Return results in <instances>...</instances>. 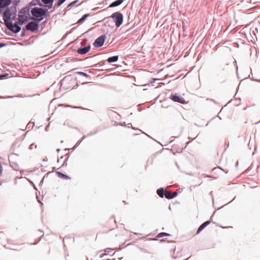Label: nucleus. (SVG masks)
Masks as SVG:
<instances>
[{"label":"nucleus","mask_w":260,"mask_h":260,"mask_svg":"<svg viewBox=\"0 0 260 260\" xmlns=\"http://www.w3.org/2000/svg\"><path fill=\"white\" fill-rule=\"evenodd\" d=\"M31 13L33 16L41 20L45 15V11L42 8L35 7L31 10Z\"/></svg>","instance_id":"1"},{"label":"nucleus","mask_w":260,"mask_h":260,"mask_svg":"<svg viewBox=\"0 0 260 260\" xmlns=\"http://www.w3.org/2000/svg\"><path fill=\"white\" fill-rule=\"evenodd\" d=\"M112 18L113 19L115 22L116 26L118 27H119L123 22V15L122 14L118 12L113 13L112 16Z\"/></svg>","instance_id":"2"},{"label":"nucleus","mask_w":260,"mask_h":260,"mask_svg":"<svg viewBox=\"0 0 260 260\" xmlns=\"http://www.w3.org/2000/svg\"><path fill=\"white\" fill-rule=\"evenodd\" d=\"M5 22L9 29L15 33L18 32L21 29V27L19 26L17 24H13L10 21H8L6 19L5 20Z\"/></svg>","instance_id":"3"},{"label":"nucleus","mask_w":260,"mask_h":260,"mask_svg":"<svg viewBox=\"0 0 260 260\" xmlns=\"http://www.w3.org/2000/svg\"><path fill=\"white\" fill-rule=\"evenodd\" d=\"M106 37L105 36H101L100 37L98 38L93 43V45L95 47H100L103 45L104 42L105 41Z\"/></svg>","instance_id":"4"},{"label":"nucleus","mask_w":260,"mask_h":260,"mask_svg":"<svg viewBox=\"0 0 260 260\" xmlns=\"http://www.w3.org/2000/svg\"><path fill=\"white\" fill-rule=\"evenodd\" d=\"M26 27L27 30L35 31L38 29L39 25L37 23L31 21L26 25Z\"/></svg>","instance_id":"5"},{"label":"nucleus","mask_w":260,"mask_h":260,"mask_svg":"<svg viewBox=\"0 0 260 260\" xmlns=\"http://www.w3.org/2000/svg\"><path fill=\"white\" fill-rule=\"evenodd\" d=\"M27 19V16L26 15L25 11L21 10L18 15V20L22 23L25 22Z\"/></svg>","instance_id":"6"},{"label":"nucleus","mask_w":260,"mask_h":260,"mask_svg":"<svg viewBox=\"0 0 260 260\" xmlns=\"http://www.w3.org/2000/svg\"><path fill=\"white\" fill-rule=\"evenodd\" d=\"M211 223L210 220H207L203 222L198 228L197 234H199L202 231H203L207 226Z\"/></svg>","instance_id":"7"},{"label":"nucleus","mask_w":260,"mask_h":260,"mask_svg":"<svg viewBox=\"0 0 260 260\" xmlns=\"http://www.w3.org/2000/svg\"><path fill=\"white\" fill-rule=\"evenodd\" d=\"M177 195V193L176 192H174L173 193L165 190V196L168 199H171L176 197Z\"/></svg>","instance_id":"8"},{"label":"nucleus","mask_w":260,"mask_h":260,"mask_svg":"<svg viewBox=\"0 0 260 260\" xmlns=\"http://www.w3.org/2000/svg\"><path fill=\"white\" fill-rule=\"evenodd\" d=\"M90 49V46L88 45V46L82 48H79L78 50V53L80 54H86L87 52L89 51V50Z\"/></svg>","instance_id":"9"},{"label":"nucleus","mask_w":260,"mask_h":260,"mask_svg":"<svg viewBox=\"0 0 260 260\" xmlns=\"http://www.w3.org/2000/svg\"><path fill=\"white\" fill-rule=\"evenodd\" d=\"M11 0H0V8H4L10 5Z\"/></svg>","instance_id":"10"},{"label":"nucleus","mask_w":260,"mask_h":260,"mask_svg":"<svg viewBox=\"0 0 260 260\" xmlns=\"http://www.w3.org/2000/svg\"><path fill=\"white\" fill-rule=\"evenodd\" d=\"M124 0H117L110 4L109 7L113 8L121 5Z\"/></svg>","instance_id":"11"},{"label":"nucleus","mask_w":260,"mask_h":260,"mask_svg":"<svg viewBox=\"0 0 260 260\" xmlns=\"http://www.w3.org/2000/svg\"><path fill=\"white\" fill-rule=\"evenodd\" d=\"M165 190L162 188H160L157 190V193L161 198H163L165 196Z\"/></svg>","instance_id":"12"},{"label":"nucleus","mask_w":260,"mask_h":260,"mask_svg":"<svg viewBox=\"0 0 260 260\" xmlns=\"http://www.w3.org/2000/svg\"><path fill=\"white\" fill-rule=\"evenodd\" d=\"M118 59V56H113L112 57H110L108 59V61L109 63L116 62Z\"/></svg>","instance_id":"13"},{"label":"nucleus","mask_w":260,"mask_h":260,"mask_svg":"<svg viewBox=\"0 0 260 260\" xmlns=\"http://www.w3.org/2000/svg\"><path fill=\"white\" fill-rule=\"evenodd\" d=\"M4 20L6 19V20H8V21H10L9 19L10 18V14L9 12L6 11L4 13Z\"/></svg>","instance_id":"14"},{"label":"nucleus","mask_w":260,"mask_h":260,"mask_svg":"<svg viewBox=\"0 0 260 260\" xmlns=\"http://www.w3.org/2000/svg\"><path fill=\"white\" fill-rule=\"evenodd\" d=\"M182 30L184 32L186 31V29L187 28V27H188L187 22L182 21Z\"/></svg>","instance_id":"15"},{"label":"nucleus","mask_w":260,"mask_h":260,"mask_svg":"<svg viewBox=\"0 0 260 260\" xmlns=\"http://www.w3.org/2000/svg\"><path fill=\"white\" fill-rule=\"evenodd\" d=\"M170 99L175 102H179V96L177 95H172Z\"/></svg>","instance_id":"16"},{"label":"nucleus","mask_w":260,"mask_h":260,"mask_svg":"<svg viewBox=\"0 0 260 260\" xmlns=\"http://www.w3.org/2000/svg\"><path fill=\"white\" fill-rule=\"evenodd\" d=\"M88 16V15L87 14H85L81 18H80L78 21L77 22L78 23H82L83 21L85 20V19L86 18V17Z\"/></svg>","instance_id":"17"},{"label":"nucleus","mask_w":260,"mask_h":260,"mask_svg":"<svg viewBox=\"0 0 260 260\" xmlns=\"http://www.w3.org/2000/svg\"><path fill=\"white\" fill-rule=\"evenodd\" d=\"M169 234L166 233H160L158 234L157 236V237L158 238H161L166 236H169Z\"/></svg>","instance_id":"18"},{"label":"nucleus","mask_w":260,"mask_h":260,"mask_svg":"<svg viewBox=\"0 0 260 260\" xmlns=\"http://www.w3.org/2000/svg\"><path fill=\"white\" fill-rule=\"evenodd\" d=\"M42 2L45 4H52L53 0H42Z\"/></svg>","instance_id":"19"},{"label":"nucleus","mask_w":260,"mask_h":260,"mask_svg":"<svg viewBox=\"0 0 260 260\" xmlns=\"http://www.w3.org/2000/svg\"><path fill=\"white\" fill-rule=\"evenodd\" d=\"M66 1V0H58V3L57 4V7H59L60 6H61L64 2Z\"/></svg>","instance_id":"20"},{"label":"nucleus","mask_w":260,"mask_h":260,"mask_svg":"<svg viewBox=\"0 0 260 260\" xmlns=\"http://www.w3.org/2000/svg\"><path fill=\"white\" fill-rule=\"evenodd\" d=\"M78 74L80 75H81L82 76L86 77H87L88 76V75L87 74H86L84 72H78Z\"/></svg>","instance_id":"21"},{"label":"nucleus","mask_w":260,"mask_h":260,"mask_svg":"<svg viewBox=\"0 0 260 260\" xmlns=\"http://www.w3.org/2000/svg\"><path fill=\"white\" fill-rule=\"evenodd\" d=\"M186 103L185 100L180 96V104H184Z\"/></svg>","instance_id":"22"},{"label":"nucleus","mask_w":260,"mask_h":260,"mask_svg":"<svg viewBox=\"0 0 260 260\" xmlns=\"http://www.w3.org/2000/svg\"><path fill=\"white\" fill-rule=\"evenodd\" d=\"M78 2V0H76V1H74V2L71 3L70 4H69L68 5V7H71L73 5H74L75 4H76L77 2Z\"/></svg>","instance_id":"23"},{"label":"nucleus","mask_w":260,"mask_h":260,"mask_svg":"<svg viewBox=\"0 0 260 260\" xmlns=\"http://www.w3.org/2000/svg\"><path fill=\"white\" fill-rule=\"evenodd\" d=\"M251 80L252 81H256V82H260V79H254V78H251Z\"/></svg>","instance_id":"24"},{"label":"nucleus","mask_w":260,"mask_h":260,"mask_svg":"<svg viewBox=\"0 0 260 260\" xmlns=\"http://www.w3.org/2000/svg\"><path fill=\"white\" fill-rule=\"evenodd\" d=\"M2 165L0 163V175L1 174L2 172Z\"/></svg>","instance_id":"25"},{"label":"nucleus","mask_w":260,"mask_h":260,"mask_svg":"<svg viewBox=\"0 0 260 260\" xmlns=\"http://www.w3.org/2000/svg\"><path fill=\"white\" fill-rule=\"evenodd\" d=\"M5 45L3 43H1L0 44V48L2 47H3Z\"/></svg>","instance_id":"26"},{"label":"nucleus","mask_w":260,"mask_h":260,"mask_svg":"<svg viewBox=\"0 0 260 260\" xmlns=\"http://www.w3.org/2000/svg\"><path fill=\"white\" fill-rule=\"evenodd\" d=\"M235 198H236V197L234 198L233 200L232 201H231V202H230L229 203H228V204H230V203H231L233 200H234L235 199ZM226 205H227V204H226ZM225 205H226V204H225Z\"/></svg>","instance_id":"27"},{"label":"nucleus","mask_w":260,"mask_h":260,"mask_svg":"<svg viewBox=\"0 0 260 260\" xmlns=\"http://www.w3.org/2000/svg\"><path fill=\"white\" fill-rule=\"evenodd\" d=\"M189 142H187V143H186V145H187L188 144H189ZM186 146H187V145H186V146L184 147V149H185V147H186ZM183 149V148H182V150Z\"/></svg>","instance_id":"28"},{"label":"nucleus","mask_w":260,"mask_h":260,"mask_svg":"<svg viewBox=\"0 0 260 260\" xmlns=\"http://www.w3.org/2000/svg\"><path fill=\"white\" fill-rule=\"evenodd\" d=\"M210 101L213 102L214 103H215V101L213 99H210Z\"/></svg>","instance_id":"29"},{"label":"nucleus","mask_w":260,"mask_h":260,"mask_svg":"<svg viewBox=\"0 0 260 260\" xmlns=\"http://www.w3.org/2000/svg\"><path fill=\"white\" fill-rule=\"evenodd\" d=\"M3 77V76L2 75H0V79H2Z\"/></svg>","instance_id":"30"},{"label":"nucleus","mask_w":260,"mask_h":260,"mask_svg":"<svg viewBox=\"0 0 260 260\" xmlns=\"http://www.w3.org/2000/svg\"><path fill=\"white\" fill-rule=\"evenodd\" d=\"M32 146H33V144H32V145H31L30 146V147H30V149H32Z\"/></svg>","instance_id":"31"},{"label":"nucleus","mask_w":260,"mask_h":260,"mask_svg":"<svg viewBox=\"0 0 260 260\" xmlns=\"http://www.w3.org/2000/svg\"><path fill=\"white\" fill-rule=\"evenodd\" d=\"M238 165V162L237 161L236 164V166H237Z\"/></svg>","instance_id":"32"},{"label":"nucleus","mask_w":260,"mask_h":260,"mask_svg":"<svg viewBox=\"0 0 260 260\" xmlns=\"http://www.w3.org/2000/svg\"><path fill=\"white\" fill-rule=\"evenodd\" d=\"M182 75H183V74H180L179 77H181Z\"/></svg>","instance_id":"33"},{"label":"nucleus","mask_w":260,"mask_h":260,"mask_svg":"<svg viewBox=\"0 0 260 260\" xmlns=\"http://www.w3.org/2000/svg\"><path fill=\"white\" fill-rule=\"evenodd\" d=\"M63 176L64 177V178H68V176H66V175H63Z\"/></svg>","instance_id":"34"},{"label":"nucleus","mask_w":260,"mask_h":260,"mask_svg":"<svg viewBox=\"0 0 260 260\" xmlns=\"http://www.w3.org/2000/svg\"><path fill=\"white\" fill-rule=\"evenodd\" d=\"M183 35H184V36H187V34H183Z\"/></svg>","instance_id":"35"},{"label":"nucleus","mask_w":260,"mask_h":260,"mask_svg":"<svg viewBox=\"0 0 260 260\" xmlns=\"http://www.w3.org/2000/svg\"><path fill=\"white\" fill-rule=\"evenodd\" d=\"M59 150H60V149H57V151H59Z\"/></svg>","instance_id":"36"}]
</instances>
